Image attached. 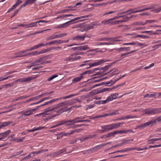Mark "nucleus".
I'll use <instances>...</instances> for the list:
<instances>
[{
  "label": "nucleus",
  "instance_id": "4d7b16f0",
  "mask_svg": "<svg viewBox=\"0 0 161 161\" xmlns=\"http://www.w3.org/2000/svg\"><path fill=\"white\" fill-rule=\"evenodd\" d=\"M126 21H127V20H119L116 21H114V24H119L120 23H122L124 22H125Z\"/></svg>",
  "mask_w": 161,
  "mask_h": 161
},
{
  "label": "nucleus",
  "instance_id": "680f3d73",
  "mask_svg": "<svg viewBox=\"0 0 161 161\" xmlns=\"http://www.w3.org/2000/svg\"><path fill=\"white\" fill-rule=\"evenodd\" d=\"M38 45L37 44L36 45H35V46H33V47H31L30 48V50L31 51H32L33 50H34V49H38Z\"/></svg>",
  "mask_w": 161,
  "mask_h": 161
},
{
  "label": "nucleus",
  "instance_id": "cd10ccee",
  "mask_svg": "<svg viewBox=\"0 0 161 161\" xmlns=\"http://www.w3.org/2000/svg\"><path fill=\"white\" fill-rule=\"evenodd\" d=\"M99 90H94L91 91L89 93V96H92L97 94L99 93Z\"/></svg>",
  "mask_w": 161,
  "mask_h": 161
},
{
  "label": "nucleus",
  "instance_id": "6ab92c4d",
  "mask_svg": "<svg viewBox=\"0 0 161 161\" xmlns=\"http://www.w3.org/2000/svg\"><path fill=\"white\" fill-rule=\"evenodd\" d=\"M119 114V113L118 110H114L112 113H109L105 114L103 115V117H105L106 116H111V115H115L118 114Z\"/></svg>",
  "mask_w": 161,
  "mask_h": 161
},
{
  "label": "nucleus",
  "instance_id": "b1692460",
  "mask_svg": "<svg viewBox=\"0 0 161 161\" xmlns=\"http://www.w3.org/2000/svg\"><path fill=\"white\" fill-rule=\"evenodd\" d=\"M85 38V36H81L80 35H78L76 36H75L74 37V39L77 41H83L84 40Z\"/></svg>",
  "mask_w": 161,
  "mask_h": 161
},
{
  "label": "nucleus",
  "instance_id": "c03bdc74",
  "mask_svg": "<svg viewBox=\"0 0 161 161\" xmlns=\"http://www.w3.org/2000/svg\"><path fill=\"white\" fill-rule=\"evenodd\" d=\"M39 99V97H37V96L35 97L31 98L28 100H27L26 101V102H29V101H33L36 100H38Z\"/></svg>",
  "mask_w": 161,
  "mask_h": 161
},
{
  "label": "nucleus",
  "instance_id": "f257e3e1",
  "mask_svg": "<svg viewBox=\"0 0 161 161\" xmlns=\"http://www.w3.org/2000/svg\"><path fill=\"white\" fill-rule=\"evenodd\" d=\"M122 124L121 123H115L101 126V128L104 130V132L107 131L119 128Z\"/></svg>",
  "mask_w": 161,
  "mask_h": 161
},
{
  "label": "nucleus",
  "instance_id": "052dcab7",
  "mask_svg": "<svg viewBox=\"0 0 161 161\" xmlns=\"http://www.w3.org/2000/svg\"><path fill=\"white\" fill-rule=\"evenodd\" d=\"M161 10V7H159L158 8L155 9L152 11L155 13H158Z\"/></svg>",
  "mask_w": 161,
  "mask_h": 161
},
{
  "label": "nucleus",
  "instance_id": "dca6fc26",
  "mask_svg": "<svg viewBox=\"0 0 161 161\" xmlns=\"http://www.w3.org/2000/svg\"><path fill=\"white\" fill-rule=\"evenodd\" d=\"M39 76V75H33L32 76L27 77H25V82H28L32 80L35 79L38 77Z\"/></svg>",
  "mask_w": 161,
  "mask_h": 161
},
{
  "label": "nucleus",
  "instance_id": "ea45409f",
  "mask_svg": "<svg viewBox=\"0 0 161 161\" xmlns=\"http://www.w3.org/2000/svg\"><path fill=\"white\" fill-rule=\"evenodd\" d=\"M113 71V72L112 73V75H111V76H112L114 75H118L119 74V73H117V74H115V73H114L115 72H116L117 71H118V69H113L112 70H110L108 72L104 74L103 75H106V74H107L110 72H111L112 71Z\"/></svg>",
  "mask_w": 161,
  "mask_h": 161
},
{
  "label": "nucleus",
  "instance_id": "3c124183",
  "mask_svg": "<svg viewBox=\"0 0 161 161\" xmlns=\"http://www.w3.org/2000/svg\"><path fill=\"white\" fill-rule=\"evenodd\" d=\"M74 10V9H65L60 11V13H65L68 12L69 11H71Z\"/></svg>",
  "mask_w": 161,
  "mask_h": 161
},
{
  "label": "nucleus",
  "instance_id": "c9c22d12",
  "mask_svg": "<svg viewBox=\"0 0 161 161\" xmlns=\"http://www.w3.org/2000/svg\"><path fill=\"white\" fill-rule=\"evenodd\" d=\"M13 84H14L13 83H11L2 85L1 86V87H0V88H2V89L4 88H7L10 86H12L13 85Z\"/></svg>",
  "mask_w": 161,
  "mask_h": 161
},
{
  "label": "nucleus",
  "instance_id": "6e6d98bb",
  "mask_svg": "<svg viewBox=\"0 0 161 161\" xmlns=\"http://www.w3.org/2000/svg\"><path fill=\"white\" fill-rule=\"evenodd\" d=\"M123 143H120L119 144H117V145H115L113 146H112L109 148H108V150H109V149H110L114 147H118V146H121L123 145Z\"/></svg>",
  "mask_w": 161,
  "mask_h": 161
},
{
  "label": "nucleus",
  "instance_id": "423d86ee",
  "mask_svg": "<svg viewBox=\"0 0 161 161\" xmlns=\"http://www.w3.org/2000/svg\"><path fill=\"white\" fill-rule=\"evenodd\" d=\"M47 58V57L44 56L41 57L37 60L34 62L32 64H34V65H38L40 64H43L44 63V61Z\"/></svg>",
  "mask_w": 161,
  "mask_h": 161
},
{
  "label": "nucleus",
  "instance_id": "f704fd0d",
  "mask_svg": "<svg viewBox=\"0 0 161 161\" xmlns=\"http://www.w3.org/2000/svg\"><path fill=\"white\" fill-rule=\"evenodd\" d=\"M76 130H71L70 131V132H68V133H62V134H63V136H70L71 135H72V134H73V133H74V132H76Z\"/></svg>",
  "mask_w": 161,
  "mask_h": 161
},
{
  "label": "nucleus",
  "instance_id": "338daca9",
  "mask_svg": "<svg viewBox=\"0 0 161 161\" xmlns=\"http://www.w3.org/2000/svg\"><path fill=\"white\" fill-rule=\"evenodd\" d=\"M22 2V1L21 0H17L16 1L15 4L16 6H19L21 3Z\"/></svg>",
  "mask_w": 161,
  "mask_h": 161
},
{
  "label": "nucleus",
  "instance_id": "f8f14e48",
  "mask_svg": "<svg viewBox=\"0 0 161 161\" xmlns=\"http://www.w3.org/2000/svg\"><path fill=\"white\" fill-rule=\"evenodd\" d=\"M141 7H138V8H134V9H130L127 11L126 12H123L121 13H120L118 14V15H119L120 14H125L126 13H127V12H129V11L131 12L129 13L128 14H130L131 13H136L139 12V10H138V8H140Z\"/></svg>",
  "mask_w": 161,
  "mask_h": 161
},
{
  "label": "nucleus",
  "instance_id": "393cba45",
  "mask_svg": "<svg viewBox=\"0 0 161 161\" xmlns=\"http://www.w3.org/2000/svg\"><path fill=\"white\" fill-rule=\"evenodd\" d=\"M130 47H121L118 48L117 50L120 52H122L124 51H129L130 50Z\"/></svg>",
  "mask_w": 161,
  "mask_h": 161
},
{
  "label": "nucleus",
  "instance_id": "5701e85b",
  "mask_svg": "<svg viewBox=\"0 0 161 161\" xmlns=\"http://www.w3.org/2000/svg\"><path fill=\"white\" fill-rule=\"evenodd\" d=\"M83 77V75L81 73L80 74L79 77H77L74 78L72 80V83H74L80 81Z\"/></svg>",
  "mask_w": 161,
  "mask_h": 161
},
{
  "label": "nucleus",
  "instance_id": "473e14b6",
  "mask_svg": "<svg viewBox=\"0 0 161 161\" xmlns=\"http://www.w3.org/2000/svg\"><path fill=\"white\" fill-rule=\"evenodd\" d=\"M54 110V109L53 106L47 108L45 109V111L44 112V113H45V115H46L47 114V112L52 111Z\"/></svg>",
  "mask_w": 161,
  "mask_h": 161
},
{
  "label": "nucleus",
  "instance_id": "2eb2a0df",
  "mask_svg": "<svg viewBox=\"0 0 161 161\" xmlns=\"http://www.w3.org/2000/svg\"><path fill=\"white\" fill-rule=\"evenodd\" d=\"M79 118V117H76L73 119V121L74 124L78 123L86 122H90V120L88 119H77V118Z\"/></svg>",
  "mask_w": 161,
  "mask_h": 161
},
{
  "label": "nucleus",
  "instance_id": "49530a36",
  "mask_svg": "<svg viewBox=\"0 0 161 161\" xmlns=\"http://www.w3.org/2000/svg\"><path fill=\"white\" fill-rule=\"evenodd\" d=\"M22 51H19L17 53H15V56L14 57H22V56H22Z\"/></svg>",
  "mask_w": 161,
  "mask_h": 161
},
{
  "label": "nucleus",
  "instance_id": "ddd939ff",
  "mask_svg": "<svg viewBox=\"0 0 161 161\" xmlns=\"http://www.w3.org/2000/svg\"><path fill=\"white\" fill-rule=\"evenodd\" d=\"M37 109V108L32 109L31 110H29L23 112V115L25 116H28L32 114Z\"/></svg>",
  "mask_w": 161,
  "mask_h": 161
},
{
  "label": "nucleus",
  "instance_id": "39448f33",
  "mask_svg": "<svg viewBox=\"0 0 161 161\" xmlns=\"http://www.w3.org/2000/svg\"><path fill=\"white\" fill-rule=\"evenodd\" d=\"M80 58V56H75L73 54H71L69 57L64 58V61L67 63L72 62L78 60Z\"/></svg>",
  "mask_w": 161,
  "mask_h": 161
},
{
  "label": "nucleus",
  "instance_id": "4c0bfd02",
  "mask_svg": "<svg viewBox=\"0 0 161 161\" xmlns=\"http://www.w3.org/2000/svg\"><path fill=\"white\" fill-rule=\"evenodd\" d=\"M124 118L125 119H132V118H137V117L136 115H126L124 116Z\"/></svg>",
  "mask_w": 161,
  "mask_h": 161
},
{
  "label": "nucleus",
  "instance_id": "6e6552de",
  "mask_svg": "<svg viewBox=\"0 0 161 161\" xmlns=\"http://www.w3.org/2000/svg\"><path fill=\"white\" fill-rule=\"evenodd\" d=\"M37 0H26L25 2L19 7V9H21L23 7L30 5L32 4L36 3Z\"/></svg>",
  "mask_w": 161,
  "mask_h": 161
},
{
  "label": "nucleus",
  "instance_id": "a211bd4d",
  "mask_svg": "<svg viewBox=\"0 0 161 161\" xmlns=\"http://www.w3.org/2000/svg\"><path fill=\"white\" fill-rule=\"evenodd\" d=\"M100 41H107L108 42H112L114 43V42L117 41V40H115L113 38H103L100 39L99 40Z\"/></svg>",
  "mask_w": 161,
  "mask_h": 161
},
{
  "label": "nucleus",
  "instance_id": "a19ab883",
  "mask_svg": "<svg viewBox=\"0 0 161 161\" xmlns=\"http://www.w3.org/2000/svg\"><path fill=\"white\" fill-rule=\"evenodd\" d=\"M60 109V111H61V112L62 113L64 112L67 111L68 110H70V108L68 109L67 106H64V107L61 108Z\"/></svg>",
  "mask_w": 161,
  "mask_h": 161
},
{
  "label": "nucleus",
  "instance_id": "a878e982",
  "mask_svg": "<svg viewBox=\"0 0 161 161\" xmlns=\"http://www.w3.org/2000/svg\"><path fill=\"white\" fill-rule=\"evenodd\" d=\"M78 50L83 51L89 49L90 47L87 45H84L78 47Z\"/></svg>",
  "mask_w": 161,
  "mask_h": 161
},
{
  "label": "nucleus",
  "instance_id": "4be33fe9",
  "mask_svg": "<svg viewBox=\"0 0 161 161\" xmlns=\"http://www.w3.org/2000/svg\"><path fill=\"white\" fill-rule=\"evenodd\" d=\"M66 105V103L65 102H62L61 103H60L58 104H57L56 105H54L53 106L54 109H57L59 108L60 107Z\"/></svg>",
  "mask_w": 161,
  "mask_h": 161
},
{
  "label": "nucleus",
  "instance_id": "c85d7f7f",
  "mask_svg": "<svg viewBox=\"0 0 161 161\" xmlns=\"http://www.w3.org/2000/svg\"><path fill=\"white\" fill-rule=\"evenodd\" d=\"M114 43H112V42H98L96 43V45L99 46L101 45H111L114 44Z\"/></svg>",
  "mask_w": 161,
  "mask_h": 161
},
{
  "label": "nucleus",
  "instance_id": "f03ea898",
  "mask_svg": "<svg viewBox=\"0 0 161 161\" xmlns=\"http://www.w3.org/2000/svg\"><path fill=\"white\" fill-rule=\"evenodd\" d=\"M90 61V60H88L83 62V64L80 65V67H82L84 65H88L89 66L87 67L86 68V69H88L94 66H97L101 64L102 63H103L106 62V61H105L103 59L100 60L97 62H94L93 63H89L86 64V63L89 62Z\"/></svg>",
  "mask_w": 161,
  "mask_h": 161
},
{
  "label": "nucleus",
  "instance_id": "69168bd1",
  "mask_svg": "<svg viewBox=\"0 0 161 161\" xmlns=\"http://www.w3.org/2000/svg\"><path fill=\"white\" fill-rule=\"evenodd\" d=\"M113 99H114L116 98L117 97L118 95V93H114L111 95Z\"/></svg>",
  "mask_w": 161,
  "mask_h": 161
},
{
  "label": "nucleus",
  "instance_id": "09e8293b",
  "mask_svg": "<svg viewBox=\"0 0 161 161\" xmlns=\"http://www.w3.org/2000/svg\"><path fill=\"white\" fill-rule=\"evenodd\" d=\"M58 76V75H54L52 76L51 77L47 79V80L48 81H50L52 80H53L54 78H56Z\"/></svg>",
  "mask_w": 161,
  "mask_h": 161
},
{
  "label": "nucleus",
  "instance_id": "9d476101",
  "mask_svg": "<svg viewBox=\"0 0 161 161\" xmlns=\"http://www.w3.org/2000/svg\"><path fill=\"white\" fill-rule=\"evenodd\" d=\"M49 51L48 49H43L39 51H37L32 52V55L37 56L41 54H42L47 52Z\"/></svg>",
  "mask_w": 161,
  "mask_h": 161
},
{
  "label": "nucleus",
  "instance_id": "5fc2aeb1",
  "mask_svg": "<svg viewBox=\"0 0 161 161\" xmlns=\"http://www.w3.org/2000/svg\"><path fill=\"white\" fill-rule=\"evenodd\" d=\"M136 37H141L142 39H147L148 38V36H147L143 35H137L136 36Z\"/></svg>",
  "mask_w": 161,
  "mask_h": 161
},
{
  "label": "nucleus",
  "instance_id": "774afa93",
  "mask_svg": "<svg viewBox=\"0 0 161 161\" xmlns=\"http://www.w3.org/2000/svg\"><path fill=\"white\" fill-rule=\"evenodd\" d=\"M96 151L94 148V147L90 149H89L87 150H86V152H88V153H90V152H93L94 151Z\"/></svg>",
  "mask_w": 161,
  "mask_h": 161
},
{
  "label": "nucleus",
  "instance_id": "0eeeda50",
  "mask_svg": "<svg viewBox=\"0 0 161 161\" xmlns=\"http://www.w3.org/2000/svg\"><path fill=\"white\" fill-rule=\"evenodd\" d=\"M69 147H67L66 149H61L58 151L56 152L54 154V156H57L58 155H60L61 154H66L67 153H69L71 152V151H67V150L69 148Z\"/></svg>",
  "mask_w": 161,
  "mask_h": 161
},
{
  "label": "nucleus",
  "instance_id": "bb28decb",
  "mask_svg": "<svg viewBox=\"0 0 161 161\" xmlns=\"http://www.w3.org/2000/svg\"><path fill=\"white\" fill-rule=\"evenodd\" d=\"M97 70V69L95 68L93 69L90 70L86 71H85V72H83V73H82L81 74H82L83 75H85L86 74H92L95 71Z\"/></svg>",
  "mask_w": 161,
  "mask_h": 161
},
{
  "label": "nucleus",
  "instance_id": "e433bc0d",
  "mask_svg": "<svg viewBox=\"0 0 161 161\" xmlns=\"http://www.w3.org/2000/svg\"><path fill=\"white\" fill-rule=\"evenodd\" d=\"M12 123V122L8 121V122H4L2 123H1L2 127H4L9 125Z\"/></svg>",
  "mask_w": 161,
  "mask_h": 161
},
{
  "label": "nucleus",
  "instance_id": "603ef678",
  "mask_svg": "<svg viewBox=\"0 0 161 161\" xmlns=\"http://www.w3.org/2000/svg\"><path fill=\"white\" fill-rule=\"evenodd\" d=\"M155 96V94H147L146 95L144 96V97L146 98L147 97H154Z\"/></svg>",
  "mask_w": 161,
  "mask_h": 161
},
{
  "label": "nucleus",
  "instance_id": "7c9ffc66",
  "mask_svg": "<svg viewBox=\"0 0 161 161\" xmlns=\"http://www.w3.org/2000/svg\"><path fill=\"white\" fill-rule=\"evenodd\" d=\"M89 17V15L83 16H80V17H78L75 18L74 19H72L71 20V21H72V23H74L76 22H74L75 20H78V19H81L87 18Z\"/></svg>",
  "mask_w": 161,
  "mask_h": 161
},
{
  "label": "nucleus",
  "instance_id": "13d9d810",
  "mask_svg": "<svg viewBox=\"0 0 161 161\" xmlns=\"http://www.w3.org/2000/svg\"><path fill=\"white\" fill-rule=\"evenodd\" d=\"M37 45L38 46V48H39L47 45V44L46 43L44 44L43 43H40L37 44Z\"/></svg>",
  "mask_w": 161,
  "mask_h": 161
},
{
  "label": "nucleus",
  "instance_id": "de8ad7c7",
  "mask_svg": "<svg viewBox=\"0 0 161 161\" xmlns=\"http://www.w3.org/2000/svg\"><path fill=\"white\" fill-rule=\"evenodd\" d=\"M143 33H149V35H151L152 34H155L156 33L154 32L153 31H145L142 32Z\"/></svg>",
  "mask_w": 161,
  "mask_h": 161
},
{
  "label": "nucleus",
  "instance_id": "e2e57ef3",
  "mask_svg": "<svg viewBox=\"0 0 161 161\" xmlns=\"http://www.w3.org/2000/svg\"><path fill=\"white\" fill-rule=\"evenodd\" d=\"M113 100H114V99H113L111 95L110 96H108L107 97V98L106 99V100L107 101V102H108L112 101Z\"/></svg>",
  "mask_w": 161,
  "mask_h": 161
},
{
  "label": "nucleus",
  "instance_id": "72a5a7b5",
  "mask_svg": "<svg viewBox=\"0 0 161 161\" xmlns=\"http://www.w3.org/2000/svg\"><path fill=\"white\" fill-rule=\"evenodd\" d=\"M54 37L55 39L58 38L62 37L65 36L66 35V33H62L58 35L53 34Z\"/></svg>",
  "mask_w": 161,
  "mask_h": 161
},
{
  "label": "nucleus",
  "instance_id": "bf43d9fd",
  "mask_svg": "<svg viewBox=\"0 0 161 161\" xmlns=\"http://www.w3.org/2000/svg\"><path fill=\"white\" fill-rule=\"evenodd\" d=\"M61 47H52L49 49H48L49 51L53 49L59 50L61 49Z\"/></svg>",
  "mask_w": 161,
  "mask_h": 161
},
{
  "label": "nucleus",
  "instance_id": "aec40b11",
  "mask_svg": "<svg viewBox=\"0 0 161 161\" xmlns=\"http://www.w3.org/2000/svg\"><path fill=\"white\" fill-rule=\"evenodd\" d=\"M72 21L70 20L69 21L66 22L65 23H64L59 26L57 27V28H64L66 26H68L69 25L73 24V23H72Z\"/></svg>",
  "mask_w": 161,
  "mask_h": 161
},
{
  "label": "nucleus",
  "instance_id": "4468645a",
  "mask_svg": "<svg viewBox=\"0 0 161 161\" xmlns=\"http://www.w3.org/2000/svg\"><path fill=\"white\" fill-rule=\"evenodd\" d=\"M115 134H126L128 133H133L134 132L131 130H117L115 131Z\"/></svg>",
  "mask_w": 161,
  "mask_h": 161
},
{
  "label": "nucleus",
  "instance_id": "8fccbe9b",
  "mask_svg": "<svg viewBox=\"0 0 161 161\" xmlns=\"http://www.w3.org/2000/svg\"><path fill=\"white\" fill-rule=\"evenodd\" d=\"M46 39V41H49L51 40L55 39L54 35H52L50 36L47 37Z\"/></svg>",
  "mask_w": 161,
  "mask_h": 161
},
{
  "label": "nucleus",
  "instance_id": "79ce46f5",
  "mask_svg": "<svg viewBox=\"0 0 161 161\" xmlns=\"http://www.w3.org/2000/svg\"><path fill=\"white\" fill-rule=\"evenodd\" d=\"M85 125L84 124H78V125H73L71 126V127L70 128H76L79 127H81L82 126H85Z\"/></svg>",
  "mask_w": 161,
  "mask_h": 161
},
{
  "label": "nucleus",
  "instance_id": "1a4fd4ad",
  "mask_svg": "<svg viewBox=\"0 0 161 161\" xmlns=\"http://www.w3.org/2000/svg\"><path fill=\"white\" fill-rule=\"evenodd\" d=\"M76 94H71V95H68V96H66L65 97H60V98H55V99H53L52 100H51L50 101H48V103H52L53 102H55V101H57V100H58L59 99H67V98H71V97H74L75 96H76Z\"/></svg>",
  "mask_w": 161,
  "mask_h": 161
},
{
  "label": "nucleus",
  "instance_id": "9b49d317",
  "mask_svg": "<svg viewBox=\"0 0 161 161\" xmlns=\"http://www.w3.org/2000/svg\"><path fill=\"white\" fill-rule=\"evenodd\" d=\"M41 22H46L45 20H42L29 23L27 24V28H32L33 27H36L37 26L36 24L38 23H40Z\"/></svg>",
  "mask_w": 161,
  "mask_h": 161
},
{
  "label": "nucleus",
  "instance_id": "864d4df0",
  "mask_svg": "<svg viewBox=\"0 0 161 161\" xmlns=\"http://www.w3.org/2000/svg\"><path fill=\"white\" fill-rule=\"evenodd\" d=\"M94 136H92V135H90L87 136L85 137H84L83 138V140L84 141L86 140L92 138Z\"/></svg>",
  "mask_w": 161,
  "mask_h": 161
},
{
  "label": "nucleus",
  "instance_id": "2f4dec72",
  "mask_svg": "<svg viewBox=\"0 0 161 161\" xmlns=\"http://www.w3.org/2000/svg\"><path fill=\"white\" fill-rule=\"evenodd\" d=\"M105 146V144L104 143L97 145L94 147V148L96 151L99 150L103 148Z\"/></svg>",
  "mask_w": 161,
  "mask_h": 161
},
{
  "label": "nucleus",
  "instance_id": "58836bf2",
  "mask_svg": "<svg viewBox=\"0 0 161 161\" xmlns=\"http://www.w3.org/2000/svg\"><path fill=\"white\" fill-rule=\"evenodd\" d=\"M11 132L10 130H8L2 133V136L3 137H6L9 133Z\"/></svg>",
  "mask_w": 161,
  "mask_h": 161
},
{
  "label": "nucleus",
  "instance_id": "c756f323",
  "mask_svg": "<svg viewBox=\"0 0 161 161\" xmlns=\"http://www.w3.org/2000/svg\"><path fill=\"white\" fill-rule=\"evenodd\" d=\"M44 127H34L31 130H29L27 131L29 132H32L35 131L39 130H42Z\"/></svg>",
  "mask_w": 161,
  "mask_h": 161
},
{
  "label": "nucleus",
  "instance_id": "a18cd8bd",
  "mask_svg": "<svg viewBox=\"0 0 161 161\" xmlns=\"http://www.w3.org/2000/svg\"><path fill=\"white\" fill-rule=\"evenodd\" d=\"M25 139V137H23L20 138H17L15 140L17 142H23Z\"/></svg>",
  "mask_w": 161,
  "mask_h": 161
},
{
  "label": "nucleus",
  "instance_id": "37998d69",
  "mask_svg": "<svg viewBox=\"0 0 161 161\" xmlns=\"http://www.w3.org/2000/svg\"><path fill=\"white\" fill-rule=\"evenodd\" d=\"M55 44H59L63 43H65V41H62L61 40H55Z\"/></svg>",
  "mask_w": 161,
  "mask_h": 161
},
{
  "label": "nucleus",
  "instance_id": "0e129e2a",
  "mask_svg": "<svg viewBox=\"0 0 161 161\" xmlns=\"http://www.w3.org/2000/svg\"><path fill=\"white\" fill-rule=\"evenodd\" d=\"M157 21L153 20H146V24L147 23H154L157 22Z\"/></svg>",
  "mask_w": 161,
  "mask_h": 161
},
{
  "label": "nucleus",
  "instance_id": "412c9836",
  "mask_svg": "<svg viewBox=\"0 0 161 161\" xmlns=\"http://www.w3.org/2000/svg\"><path fill=\"white\" fill-rule=\"evenodd\" d=\"M65 125L66 126H70V127L71 126L73 125L74 124L73 119L69 120H65Z\"/></svg>",
  "mask_w": 161,
  "mask_h": 161
},
{
  "label": "nucleus",
  "instance_id": "7ed1b4c3",
  "mask_svg": "<svg viewBox=\"0 0 161 161\" xmlns=\"http://www.w3.org/2000/svg\"><path fill=\"white\" fill-rule=\"evenodd\" d=\"M144 111V114L151 115L159 113L161 111L159 109L148 108L145 109Z\"/></svg>",
  "mask_w": 161,
  "mask_h": 161
},
{
  "label": "nucleus",
  "instance_id": "f3484780",
  "mask_svg": "<svg viewBox=\"0 0 161 161\" xmlns=\"http://www.w3.org/2000/svg\"><path fill=\"white\" fill-rule=\"evenodd\" d=\"M102 23L104 25H114V22L113 21L112 18L102 21Z\"/></svg>",
  "mask_w": 161,
  "mask_h": 161
},
{
  "label": "nucleus",
  "instance_id": "20e7f679",
  "mask_svg": "<svg viewBox=\"0 0 161 161\" xmlns=\"http://www.w3.org/2000/svg\"><path fill=\"white\" fill-rule=\"evenodd\" d=\"M156 124L155 120H152L147 122L145 123L140 125H137V127L140 129H144L145 128L149 126H152Z\"/></svg>",
  "mask_w": 161,
  "mask_h": 161
}]
</instances>
